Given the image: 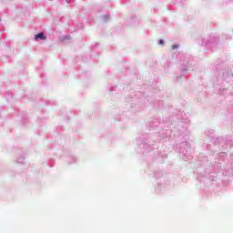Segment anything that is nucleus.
<instances>
[{
	"label": "nucleus",
	"mask_w": 233,
	"mask_h": 233,
	"mask_svg": "<svg viewBox=\"0 0 233 233\" xmlns=\"http://www.w3.org/2000/svg\"><path fill=\"white\" fill-rule=\"evenodd\" d=\"M35 40H37V39L45 40V39H46V36H45V34L39 33V34H37V35H35Z\"/></svg>",
	"instance_id": "nucleus-1"
},
{
	"label": "nucleus",
	"mask_w": 233,
	"mask_h": 233,
	"mask_svg": "<svg viewBox=\"0 0 233 233\" xmlns=\"http://www.w3.org/2000/svg\"><path fill=\"white\" fill-rule=\"evenodd\" d=\"M159 45H165V41L159 40Z\"/></svg>",
	"instance_id": "nucleus-3"
},
{
	"label": "nucleus",
	"mask_w": 233,
	"mask_h": 233,
	"mask_svg": "<svg viewBox=\"0 0 233 233\" xmlns=\"http://www.w3.org/2000/svg\"><path fill=\"white\" fill-rule=\"evenodd\" d=\"M176 48H178V46H177V45H173V46H172V49H173V50H176Z\"/></svg>",
	"instance_id": "nucleus-2"
}]
</instances>
